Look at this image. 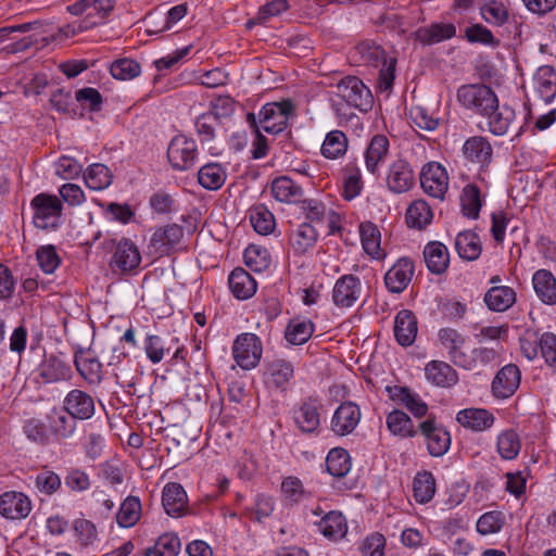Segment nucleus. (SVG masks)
<instances>
[{
  "label": "nucleus",
  "instance_id": "obj_48",
  "mask_svg": "<svg viewBox=\"0 0 556 556\" xmlns=\"http://www.w3.org/2000/svg\"><path fill=\"white\" fill-rule=\"evenodd\" d=\"M361 242L365 252L374 258L380 256L381 235L378 227L371 222L359 225Z\"/></svg>",
  "mask_w": 556,
  "mask_h": 556
},
{
  "label": "nucleus",
  "instance_id": "obj_26",
  "mask_svg": "<svg viewBox=\"0 0 556 556\" xmlns=\"http://www.w3.org/2000/svg\"><path fill=\"white\" fill-rule=\"evenodd\" d=\"M463 153L468 161L483 167L491 162L493 149L486 138L475 136L465 141Z\"/></svg>",
  "mask_w": 556,
  "mask_h": 556
},
{
  "label": "nucleus",
  "instance_id": "obj_7",
  "mask_svg": "<svg viewBox=\"0 0 556 556\" xmlns=\"http://www.w3.org/2000/svg\"><path fill=\"white\" fill-rule=\"evenodd\" d=\"M321 407L323 405L317 397L308 396L293 408V421L302 433L312 434L318 431Z\"/></svg>",
  "mask_w": 556,
  "mask_h": 556
},
{
  "label": "nucleus",
  "instance_id": "obj_29",
  "mask_svg": "<svg viewBox=\"0 0 556 556\" xmlns=\"http://www.w3.org/2000/svg\"><path fill=\"white\" fill-rule=\"evenodd\" d=\"M456 35V27L452 23H432L429 26L420 27L416 31L417 40L427 46L435 45L451 39Z\"/></svg>",
  "mask_w": 556,
  "mask_h": 556
},
{
  "label": "nucleus",
  "instance_id": "obj_16",
  "mask_svg": "<svg viewBox=\"0 0 556 556\" xmlns=\"http://www.w3.org/2000/svg\"><path fill=\"white\" fill-rule=\"evenodd\" d=\"M31 509L29 497L22 492L7 491L0 495V515L5 519H25Z\"/></svg>",
  "mask_w": 556,
  "mask_h": 556
},
{
  "label": "nucleus",
  "instance_id": "obj_62",
  "mask_svg": "<svg viewBox=\"0 0 556 556\" xmlns=\"http://www.w3.org/2000/svg\"><path fill=\"white\" fill-rule=\"evenodd\" d=\"M465 38L471 43H481L495 47L500 41L492 31L482 24H472L465 28Z\"/></svg>",
  "mask_w": 556,
  "mask_h": 556
},
{
  "label": "nucleus",
  "instance_id": "obj_45",
  "mask_svg": "<svg viewBox=\"0 0 556 556\" xmlns=\"http://www.w3.org/2000/svg\"><path fill=\"white\" fill-rule=\"evenodd\" d=\"M387 428L389 431L400 438H414L417 430L410 417L402 410L394 409L388 414L386 419Z\"/></svg>",
  "mask_w": 556,
  "mask_h": 556
},
{
  "label": "nucleus",
  "instance_id": "obj_60",
  "mask_svg": "<svg viewBox=\"0 0 556 556\" xmlns=\"http://www.w3.org/2000/svg\"><path fill=\"white\" fill-rule=\"evenodd\" d=\"M111 75L119 80H130L138 77L141 67L138 62L132 59H118L111 64Z\"/></svg>",
  "mask_w": 556,
  "mask_h": 556
},
{
  "label": "nucleus",
  "instance_id": "obj_51",
  "mask_svg": "<svg viewBox=\"0 0 556 556\" xmlns=\"http://www.w3.org/2000/svg\"><path fill=\"white\" fill-rule=\"evenodd\" d=\"M328 472L336 477H344L351 469L349 453L341 447L332 448L326 457Z\"/></svg>",
  "mask_w": 556,
  "mask_h": 556
},
{
  "label": "nucleus",
  "instance_id": "obj_46",
  "mask_svg": "<svg viewBox=\"0 0 556 556\" xmlns=\"http://www.w3.org/2000/svg\"><path fill=\"white\" fill-rule=\"evenodd\" d=\"M68 374L70 367L55 355L45 357L39 367V376L47 383L66 379Z\"/></svg>",
  "mask_w": 556,
  "mask_h": 556
},
{
  "label": "nucleus",
  "instance_id": "obj_15",
  "mask_svg": "<svg viewBox=\"0 0 556 556\" xmlns=\"http://www.w3.org/2000/svg\"><path fill=\"white\" fill-rule=\"evenodd\" d=\"M521 381V371L516 364L502 367L493 378L492 394L496 399H508L518 390Z\"/></svg>",
  "mask_w": 556,
  "mask_h": 556
},
{
  "label": "nucleus",
  "instance_id": "obj_11",
  "mask_svg": "<svg viewBox=\"0 0 556 556\" xmlns=\"http://www.w3.org/2000/svg\"><path fill=\"white\" fill-rule=\"evenodd\" d=\"M140 263V252L131 240L124 238L116 243L110 261V267L113 271L129 274L136 270Z\"/></svg>",
  "mask_w": 556,
  "mask_h": 556
},
{
  "label": "nucleus",
  "instance_id": "obj_33",
  "mask_svg": "<svg viewBox=\"0 0 556 556\" xmlns=\"http://www.w3.org/2000/svg\"><path fill=\"white\" fill-rule=\"evenodd\" d=\"M268 383L276 388L286 390L294 377V366L290 361L276 358L267 366Z\"/></svg>",
  "mask_w": 556,
  "mask_h": 556
},
{
  "label": "nucleus",
  "instance_id": "obj_37",
  "mask_svg": "<svg viewBox=\"0 0 556 556\" xmlns=\"http://www.w3.org/2000/svg\"><path fill=\"white\" fill-rule=\"evenodd\" d=\"M49 428L58 439H68L76 430V418L63 409H52L48 416Z\"/></svg>",
  "mask_w": 556,
  "mask_h": 556
},
{
  "label": "nucleus",
  "instance_id": "obj_3",
  "mask_svg": "<svg viewBox=\"0 0 556 556\" xmlns=\"http://www.w3.org/2000/svg\"><path fill=\"white\" fill-rule=\"evenodd\" d=\"M294 113L291 101L266 103L258 113L257 125L268 134L277 135L287 128L288 121Z\"/></svg>",
  "mask_w": 556,
  "mask_h": 556
},
{
  "label": "nucleus",
  "instance_id": "obj_36",
  "mask_svg": "<svg viewBox=\"0 0 556 556\" xmlns=\"http://www.w3.org/2000/svg\"><path fill=\"white\" fill-rule=\"evenodd\" d=\"M392 400L404 405L415 417L421 418L428 412V405L421 397L406 387H394L390 389Z\"/></svg>",
  "mask_w": 556,
  "mask_h": 556
},
{
  "label": "nucleus",
  "instance_id": "obj_31",
  "mask_svg": "<svg viewBox=\"0 0 556 556\" xmlns=\"http://www.w3.org/2000/svg\"><path fill=\"white\" fill-rule=\"evenodd\" d=\"M228 283L232 294L239 300H247L256 292V281L241 267L230 273Z\"/></svg>",
  "mask_w": 556,
  "mask_h": 556
},
{
  "label": "nucleus",
  "instance_id": "obj_56",
  "mask_svg": "<svg viewBox=\"0 0 556 556\" xmlns=\"http://www.w3.org/2000/svg\"><path fill=\"white\" fill-rule=\"evenodd\" d=\"M250 222L260 235H268L275 228V218L264 205H256L250 211Z\"/></svg>",
  "mask_w": 556,
  "mask_h": 556
},
{
  "label": "nucleus",
  "instance_id": "obj_64",
  "mask_svg": "<svg viewBox=\"0 0 556 556\" xmlns=\"http://www.w3.org/2000/svg\"><path fill=\"white\" fill-rule=\"evenodd\" d=\"M36 255L39 267L46 274L54 273L61 263V258L53 245H45L39 248Z\"/></svg>",
  "mask_w": 556,
  "mask_h": 556
},
{
  "label": "nucleus",
  "instance_id": "obj_38",
  "mask_svg": "<svg viewBox=\"0 0 556 556\" xmlns=\"http://www.w3.org/2000/svg\"><path fill=\"white\" fill-rule=\"evenodd\" d=\"M486 306L494 312H505L516 302V292L506 286L492 287L484 295Z\"/></svg>",
  "mask_w": 556,
  "mask_h": 556
},
{
  "label": "nucleus",
  "instance_id": "obj_43",
  "mask_svg": "<svg viewBox=\"0 0 556 556\" xmlns=\"http://www.w3.org/2000/svg\"><path fill=\"white\" fill-rule=\"evenodd\" d=\"M455 249L458 255L466 261H475L481 254V241L472 231L459 232L455 239Z\"/></svg>",
  "mask_w": 556,
  "mask_h": 556
},
{
  "label": "nucleus",
  "instance_id": "obj_19",
  "mask_svg": "<svg viewBox=\"0 0 556 556\" xmlns=\"http://www.w3.org/2000/svg\"><path fill=\"white\" fill-rule=\"evenodd\" d=\"M442 346L447 351L450 359L458 367H470V362L466 359L464 345L466 339L456 329L442 328L438 333Z\"/></svg>",
  "mask_w": 556,
  "mask_h": 556
},
{
  "label": "nucleus",
  "instance_id": "obj_44",
  "mask_svg": "<svg viewBox=\"0 0 556 556\" xmlns=\"http://www.w3.org/2000/svg\"><path fill=\"white\" fill-rule=\"evenodd\" d=\"M484 117L488 118L489 130L495 136H503L508 131L516 114L510 106H500L497 103V109Z\"/></svg>",
  "mask_w": 556,
  "mask_h": 556
},
{
  "label": "nucleus",
  "instance_id": "obj_12",
  "mask_svg": "<svg viewBox=\"0 0 556 556\" xmlns=\"http://www.w3.org/2000/svg\"><path fill=\"white\" fill-rule=\"evenodd\" d=\"M115 0H78L67 7L73 15H85V23H92V27L104 22L114 9Z\"/></svg>",
  "mask_w": 556,
  "mask_h": 556
},
{
  "label": "nucleus",
  "instance_id": "obj_49",
  "mask_svg": "<svg viewBox=\"0 0 556 556\" xmlns=\"http://www.w3.org/2000/svg\"><path fill=\"white\" fill-rule=\"evenodd\" d=\"M112 173L110 168L100 163L91 164L84 174V179L88 188L92 190H103L112 184Z\"/></svg>",
  "mask_w": 556,
  "mask_h": 556
},
{
  "label": "nucleus",
  "instance_id": "obj_5",
  "mask_svg": "<svg viewBox=\"0 0 556 556\" xmlns=\"http://www.w3.org/2000/svg\"><path fill=\"white\" fill-rule=\"evenodd\" d=\"M337 94L350 106L367 112L372 106V94L364 83L355 77L348 76L337 84Z\"/></svg>",
  "mask_w": 556,
  "mask_h": 556
},
{
  "label": "nucleus",
  "instance_id": "obj_63",
  "mask_svg": "<svg viewBox=\"0 0 556 556\" xmlns=\"http://www.w3.org/2000/svg\"><path fill=\"white\" fill-rule=\"evenodd\" d=\"M504 525L503 513L493 510L483 514L477 521V531L482 535L498 532Z\"/></svg>",
  "mask_w": 556,
  "mask_h": 556
},
{
  "label": "nucleus",
  "instance_id": "obj_54",
  "mask_svg": "<svg viewBox=\"0 0 556 556\" xmlns=\"http://www.w3.org/2000/svg\"><path fill=\"white\" fill-rule=\"evenodd\" d=\"M141 503L138 497L128 496L121 505L116 521L118 526L129 528L134 526L140 518Z\"/></svg>",
  "mask_w": 556,
  "mask_h": 556
},
{
  "label": "nucleus",
  "instance_id": "obj_27",
  "mask_svg": "<svg viewBox=\"0 0 556 556\" xmlns=\"http://www.w3.org/2000/svg\"><path fill=\"white\" fill-rule=\"evenodd\" d=\"M390 142L384 135H376L370 140L365 152V164L371 174L379 173L380 164H382L389 153Z\"/></svg>",
  "mask_w": 556,
  "mask_h": 556
},
{
  "label": "nucleus",
  "instance_id": "obj_57",
  "mask_svg": "<svg viewBox=\"0 0 556 556\" xmlns=\"http://www.w3.org/2000/svg\"><path fill=\"white\" fill-rule=\"evenodd\" d=\"M521 448V442L514 430H506L497 438V451L502 458L514 459L518 456Z\"/></svg>",
  "mask_w": 556,
  "mask_h": 556
},
{
  "label": "nucleus",
  "instance_id": "obj_8",
  "mask_svg": "<svg viewBox=\"0 0 556 556\" xmlns=\"http://www.w3.org/2000/svg\"><path fill=\"white\" fill-rule=\"evenodd\" d=\"M420 186L429 197L443 200L448 189L446 169L440 163H427L420 173Z\"/></svg>",
  "mask_w": 556,
  "mask_h": 556
},
{
  "label": "nucleus",
  "instance_id": "obj_25",
  "mask_svg": "<svg viewBox=\"0 0 556 556\" xmlns=\"http://www.w3.org/2000/svg\"><path fill=\"white\" fill-rule=\"evenodd\" d=\"M456 420L465 428L484 431L493 426L495 418L484 408H465L457 413Z\"/></svg>",
  "mask_w": 556,
  "mask_h": 556
},
{
  "label": "nucleus",
  "instance_id": "obj_34",
  "mask_svg": "<svg viewBox=\"0 0 556 556\" xmlns=\"http://www.w3.org/2000/svg\"><path fill=\"white\" fill-rule=\"evenodd\" d=\"M318 530L331 541H338L344 538L348 532V522L340 511H329L318 522Z\"/></svg>",
  "mask_w": 556,
  "mask_h": 556
},
{
  "label": "nucleus",
  "instance_id": "obj_9",
  "mask_svg": "<svg viewBox=\"0 0 556 556\" xmlns=\"http://www.w3.org/2000/svg\"><path fill=\"white\" fill-rule=\"evenodd\" d=\"M184 228L177 224L157 228L151 236L149 249L157 256L168 255L180 249Z\"/></svg>",
  "mask_w": 556,
  "mask_h": 556
},
{
  "label": "nucleus",
  "instance_id": "obj_23",
  "mask_svg": "<svg viewBox=\"0 0 556 556\" xmlns=\"http://www.w3.org/2000/svg\"><path fill=\"white\" fill-rule=\"evenodd\" d=\"M417 319L408 309L400 311L394 320V336L399 344L409 346L417 336Z\"/></svg>",
  "mask_w": 556,
  "mask_h": 556
},
{
  "label": "nucleus",
  "instance_id": "obj_40",
  "mask_svg": "<svg viewBox=\"0 0 556 556\" xmlns=\"http://www.w3.org/2000/svg\"><path fill=\"white\" fill-rule=\"evenodd\" d=\"M314 331L315 326L312 320L295 317L289 321L285 332V338L293 345H301L311 339Z\"/></svg>",
  "mask_w": 556,
  "mask_h": 556
},
{
  "label": "nucleus",
  "instance_id": "obj_1",
  "mask_svg": "<svg viewBox=\"0 0 556 556\" xmlns=\"http://www.w3.org/2000/svg\"><path fill=\"white\" fill-rule=\"evenodd\" d=\"M460 105L472 113L484 117L497 109V96L484 84L464 85L457 90Z\"/></svg>",
  "mask_w": 556,
  "mask_h": 556
},
{
  "label": "nucleus",
  "instance_id": "obj_39",
  "mask_svg": "<svg viewBox=\"0 0 556 556\" xmlns=\"http://www.w3.org/2000/svg\"><path fill=\"white\" fill-rule=\"evenodd\" d=\"M318 233L311 223H303L291 233L290 244L296 254H305L317 242Z\"/></svg>",
  "mask_w": 556,
  "mask_h": 556
},
{
  "label": "nucleus",
  "instance_id": "obj_17",
  "mask_svg": "<svg viewBox=\"0 0 556 556\" xmlns=\"http://www.w3.org/2000/svg\"><path fill=\"white\" fill-rule=\"evenodd\" d=\"M63 408L67 414L80 420L90 419L96 412L93 397L79 389H73L66 394Z\"/></svg>",
  "mask_w": 556,
  "mask_h": 556
},
{
  "label": "nucleus",
  "instance_id": "obj_22",
  "mask_svg": "<svg viewBox=\"0 0 556 556\" xmlns=\"http://www.w3.org/2000/svg\"><path fill=\"white\" fill-rule=\"evenodd\" d=\"M427 380L440 388H451L458 381L457 371L447 363L431 361L425 367Z\"/></svg>",
  "mask_w": 556,
  "mask_h": 556
},
{
  "label": "nucleus",
  "instance_id": "obj_58",
  "mask_svg": "<svg viewBox=\"0 0 556 556\" xmlns=\"http://www.w3.org/2000/svg\"><path fill=\"white\" fill-rule=\"evenodd\" d=\"M482 18L494 26H502L508 20V11L506 7L496 0H491L480 7Z\"/></svg>",
  "mask_w": 556,
  "mask_h": 556
},
{
  "label": "nucleus",
  "instance_id": "obj_35",
  "mask_svg": "<svg viewBox=\"0 0 556 556\" xmlns=\"http://www.w3.org/2000/svg\"><path fill=\"white\" fill-rule=\"evenodd\" d=\"M424 258L428 269L433 274H442L450 263L447 248L438 241L429 242L425 247Z\"/></svg>",
  "mask_w": 556,
  "mask_h": 556
},
{
  "label": "nucleus",
  "instance_id": "obj_20",
  "mask_svg": "<svg viewBox=\"0 0 556 556\" xmlns=\"http://www.w3.org/2000/svg\"><path fill=\"white\" fill-rule=\"evenodd\" d=\"M413 275L414 263L407 257H402L387 271L386 287L393 293H401L410 282Z\"/></svg>",
  "mask_w": 556,
  "mask_h": 556
},
{
  "label": "nucleus",
  "instance_id": "obj_41",
  "mask_svg": "<svg viewBox=\"0 0 556 556\" xmlns=\"http://www.w3.org/2000/svg\"><path fill=\"white\" fill-rule=\"evenodd\" d=\"M226 178V169L218 163L205 164L198 172V181L206 190H218Z\"/></svg>",
  "mask_w": 556,
  "mask_h": 556
},
{
  "label": "nucleus",
  "instance_id": "obj_2",
  "mask_svg": "<svg viewBox=\"0 0 556 556\" xmlns=\"http://www.w3.org/2000/svg\"><path fill=\"white\" fill-rule=\"evenodd\" d=\"M34 210L33 222L35 227L42 230H53L60 224L62 202L53 194L39 193L30 201Z\"/></svg>",
  "mask_w": 556,
  "mask_h": 556
},
{
  "label": "nucleus",
  "instance_id": "obj_21",
  "mask_svg": "<svg viewBox=\"0 0 556 556\" xmlns=\"http://www.w3.org/2000/svg\"><path fill=\"white\" fill-rule=\"evenodd\" d=\"M162 505L167 515L180 517L188 505L187 493L179 483H167L163 489Z\"/></svg>",
  "mask_w": 556,
  "mask_h": 556
},
{
  "label": "nucleus",
  "instance_id": "obj_47",
  "mask_svg": "<svg viewBox=\"0 0 556 556\" xmlns=\"http://www.w3.org/2000/svg\"><path fill=\"white\" fill-rule=\"evenodd\" d=\"M348 150V138L341 130H331L326 135L321 144V154L329 160H336L345 154Z\"/></svg>",
  "mask_w": 556,
  "mask_h": 556
},
{
  "label": "nucleus",
  "instance_id": "obj_30",
  "mask_svg": "<svg viewBox=\"0 0 556 556\" xmlns=\"http://www.w3.org/2000/svg\"><path fill=\"white\" fill-rule=\"evenodd\" d=\"M532 285L535 294L544 304H556V278L549 270H536L532 277Z\"/></svg>",
  "mask_w": 556,
  "mask_h": 556
},
{
  "label": "nucleus",
  "instance_id": "obj_13",
  "mask_svg": "<svg viewBox=\"0 0 556 556\" xmlns=\"http://www.w3.org/2000/svg\"><path fill=\"white\" fill-rule=\"evenodd\" d=\"M419 431L425 437L427 450L433 457H441L451 446L450 432L433 419L419 424Z\"/></svg>",
  "mask_w": 556,
  "mask_h": 556
},
{
  "label": "nucleus",
  "instance_id": "obj_10",
  "mask_svg": "<svg viewBox=\"0 0 556 556\" xmlns=\"http://www.w3.org/2000/svg\"><path fill=\"white\" fill-rule=\"evenodd\" d=\"M363 293L361 279L352 274L341 276L332 288V302L337 307L349 308L356 304Z\"/></svg>",
  "mask_w": 556,
  "mask_h": 556
},
{
  "label": "nucleus",
  "instance_id": "obj_24",
  "mask_svg": "<svg viewBox=\"0 0 556 556\" xmlns=\"http://www.w3.org/2000/svg\"><path fill=\"white\" fill-rule=\"evenodd\" d=\"M74 363L78 374L90 384L102 381V364L89 351L75 353Z\"/></svg>",
  "mask_w": 556,
  "mask_h": 556
},
{
  "label": "nucleus",
  "instance_id": "obj_4",
  "mask_svg": "<svg viewBox=\"0 0 556 556\" xmlns=\"http://www.w3.org/2000/svg\"><path fill=\"white\" fill-rule=\"evenodd\" d=\"M232 355L236 363L245 370L255 368L263 355L261 339L251 332L239 334L232 345Z\"/></svg>",
  "mask_w": 556,
  "mask_h": 556
},
{
  "label": "nucleus",
  "instance_id": "obj_61",
  "mask_svg": "<svg viewBox=\"0 0 556 556\" xmlns=\"http://www.w3.org/2000/svg\"><path fill=\"white\" fill-rule=\"evenodd\" d=\"M462 208L464 214L470 218H477L481 208L480 191L473 185H467L462 194Z\"/></svg>",
  "mask_w": 556,
  "mask_h": 556
},
{
  "label": "nucleus",
  "instance_id": "obj_59",
  "mask_svg": "<svg viewBox=\"0 0 556 556\" xmlns=\"http://www.w3.org/2000/svg\"><path fill=\"white\" fill-rule=\"evenodd\" d=\"M356 52L359 54L361 60L370 66L378 67L381 63L388 60L384 50L371 41H363L356 47Z\"/></svg>",
  "mask_w": 556,
  "mask_h": 556
},
{
  "label": "nucleus",
  "instance_id": "obj_53",
  "mask_svg": "<svg viewBox=\"0 0 556 556\" xmlns=\"http://www.w3.org/2000/svg\"><path fill=\"white\" fill-rule=\"evenodd\" d=\"M435 493V479L429 471L418 472L414 479L415 500L425 504L432 500Z\"/></svg>",
  "mask_w": 556,
  "mask_h": 556
},
{
  "label": "nucleus",
  "instance_id": "obj_14",
  "mask_svg": "<svg viewBox=\"0 0 556 556\" xmlns=\"http://www.w3.org/2000/svg\"><path fill=\"white\" fill-rule=\"evenodd\" d=\"M387 187L395 194L407 192L415 182V175L410 164L404 159L393 161L387 172Z\"/></svg>",
  "mask_w": 556,
  "mask_h": 556
},
{
  "label": "nucleus",
  "instance_id": "obj_50",
  "mask_svg": "<svg viewBox=\"0 0 556 556\" xmlns=\"http://www.w3.org/2000/svg\"><path fill=\"white\" fill-rule=\"evenodd\" d=\"M409 118L420 129L435 130L440 125V117L433 110L426 105H414L409 109Z\"/></svg>",
  "mask_w": 556,
  "mask_h": 556
},
{
  "label": "nucleus",
  "instance_id": "obj_55",
  "mask_svg": "<svg viewBox=\"0 0 556 556\" xmlns=\"http://www.w3.org/2000/svg\"><path fill=\"white\" fill-rule=\"evenodd\" d=\"M243 257L245 265L255 273H262L270 265L268 251L258 245H249L244 250Z\"/></svg>",
  "mask_w": 556,
  "mask_h": 556
},
{
  "label": "nucleus",
  "instance_id": "obj_28",
  "mask_svg": "<svg viewBox=\"0 0 556 556\" xmlns=\"http://www.w3.org/2000/svg\"><path fill=\"white\" fill-rule=\"evenodd\" d=\"M535 91L539 97L549 104L556 98V71L551 65H543L538 68L534 75Z\"/></svg>",
  "mask_w": 556,
  "mask_h": 556
},
{
  "label": "nucleus",
  "instance_id": "obj_32",
  "mask_svg": "<svg viewBox=\"0 0 556 556\" xmlns=\"http://www.w3.org/2000/svg\"><path fill=\"white\" fill-rule=\"evenodd\" d=\"M433 219V212L427 201L418 199L413 201L405 213V220L409 228L426 229Z\"/></svg>",
  "mask_w": 556,
  "mask_h": 556
},
{
  "label": "nucleus",
  "instance_id": "obj_42",
  "mask_svg": "<svg viewBox=\"0 0 556 556\" xmlns=\"http://www.w3.org/2000/svg\"><path fill=\"white\" fill-rule=\"evenodd\" d=\"M274 198L283 203L295 202L302 197V188L287 176H280L271 182Z\"/></svg>",
  "mask_w": 556,
  "mask_h": 556
},
{
  "label": "nucleus",
  "instance_id": "obj_52",
  "mask_svg": "<svg viewBox=\"0 0 556 556\" xmlns=\"http://www.w3.org/2000/svg\"><path fill=\"white\" fill-rule=\"evenodd\" d=\"M181 543L177 534L164 533L159 536L153 547L147 549V556H177Z\"/></svg>",
  "mask_w": 556,
  "mask_h": 556
},
{
  "label": "nucleus",
  "instance_id": "obj_6",
  "mask_svg": "<svg viewBox=\"0 0 556 556\" xmlns=\"http://www.w3.org/2000/svg\"><path fill=\"white\" fill-rule=\"evenodd\" d=\"M197 156V143L193 139L182 135L175 136L172 139L167 149V157L175 169H190L194 165Z\"/></svg>",
  "mask_w": 556,
  "mask_h": 556
},
{
  "label": "nucleus",
  "instance_id": "obj_18",
  "mask_svg": "<svg viewBox=\"0 0 556 556\" xmlns=\"http://www.w3.org/2000/svg\"><path fill=\"white\" fill-rule=\"evenodd\" d=\"M359 419V407L352 402H344L334 410L330 428L338 435H346L353 432Z\"/></svg>",
  "mask_w": 556,
  "mask_h": 556
}]
</instances>
